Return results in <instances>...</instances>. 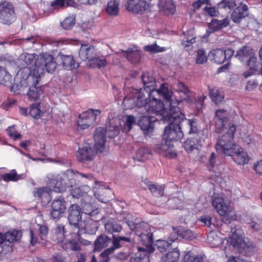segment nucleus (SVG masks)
Listing matches in <instances>:
<instances>
[{
    "label": "nucleus",
    "mask_w": 262,
    "mask_h": 262,
    "mask_svg": "<svg viewBox=\"0 0 262 262\" xmlns=\"http://www.w3.org/2000/svg\"><path fill=\"white\" fill-rule=\"evenodd\" d=\"M228 156L232 157V160L238 165H245L249 161V157L247 152L242 147L236 146Z\"/></svg>",
    "instance_id": "6ab92c4d"
},
{
    "label": "nucleus",
    "mask_w": 262,
    "mask_h": 262,
    "mask_svg": "<svg viewBox=\"0 0 262 262\" xmlns=\"http://www.w3.org/2000/svg\"><path fill=\"white\" fill-rule=\"evenodd\" d=\"M33 73L32 79H31L29 82L27 81H26L30 85L27 93L29 99L31 101H36L39 99L43 93L42 86H37L40 77L43 75V70L41 68H39L38 70H34Z\"/></svg>",
    "instance_id": "423d86ee"
},
{
    "label": "nucleus",
    "mask_w": 262,
    "mask_h": 262,
    "mask_svg": "<svg viewBox=\"0 0 262 262\" xmlns=\"http://www.w3.org/2000/svg\"><path fill=\"white\" fill-rule=\"evenodd\" d=\"M176 111L175 107H172L169 110L168 115H166L165 120H163L165 123H168V125L165 128L163 138L172 144L173 141L180 140L183 137L184 132L181 127V123L176 120L179 117L178 115L174 114Z\"/></svg>",
    "instance_id": "7ed1b4c3"
},
{
    "label": "nucleus",
    "mask_w": 262,
    "mask_h": 262,
    "mask_svg": "<svg viewBox=\"0 0 262 262\" xmlns=\"http://www.w3.org/2000/svg\"><path fill=\"white\" fill-rule=\"evenodd\" d=\"M105 231L107 234L119 233L121 232L122 227L121 225L117 223L113 219L107 220L104 225Z\"/></svg>",
    "instance_id": "e433bc0d"
},
{
    "label": "nucleus",
    "mask_w": 262,
    "mask_h": 262,
    "mask_svg": "<svg viewBox=\"0 0 262 262\" xmlns=\"http://www.w3.org/2000/svg\"><path fill=\"white\" fill-rule=\"evenodd\" d=\"M236 227L231 229V235L227 240V245L236 249L241 254L246 256H250L254 251V247L251 243L248 244L243 240L241 236L236 232Z\"/></svg>",
    "instance_id": "39448f33"
},
{
    "label": "nucleus",
    "mask_w": 262,
    "mask_h": 262,
    "mask_svg": "<svg viewBox=\"0 0 262 262\" xmlns=\"http://www.w3.org/2000/svg\"><path fill=\"white\" fill-rule=\"evenodd\" d=\"M208 57L206 56L205 51L203 49H198L196 51L195 63L198 64H203L207 62Z\"/></svg>",
    "instance_id": "4d7b16f0"
},
{
    "label": "nucleus",
    "mask_w": 262,
    "mask_h": 262,
    "mask_svg": "<svg viewBox=\"0 0 262 262\" xmlns=\"http://www.w3.org/2000/svg\"><path fill=\"white\" fill-rule=\"evenodd\" d=\"M123 55L127 59L133 63H137L140 62L141 59L140 51L128 49L127 50H122Z\"/></svg>",
    "instance_id": "79ce46f5"
},
{
    "label": "nucleus",
    "mask_w": 262,
    "mask_h": 262,
    "mask_svg": "<svg viewBox=\"0 0 262 262\" xmlns=\"http://www.w3.org/2000/svg\"><path fill=\"white\" fill-rule=\"evenodd\" d=\"M22 233L18 230H10L3 234L4 245L2 247V252L6 254L13 251L12 243L17 242L21 238Z\"/></svg>",
    "instance_id": "f8f14e48"
},
{
    "label": "nucleus",
    "mask_w": 262,
    "mask_h": 262,
    "mask_svg": "<svg viewBox=\"0 0 262 262\" xmlns=\"http://www.w3.org/2000/svg\"><path fill=\"white\" fill-rule=\"evenodd\" d=\"M15 19L16 15L13 4L6 1L0 3V22L9 25Z\"/></svg>",
    "instance_id": "9b49d317"
},
{
    "label": "nucleus",
    "mask_w": 262,
    "mask_h": 262,
    "mask_svg": "<svg viewBox=\"0 0 262 262\" xmlns=\"http://www.w3.org/2000/svg\"><path fill=\"white\" fill-rule=\"evenodd\" d=\"M147 102V99L141 92H139L130 97L127 96H125L123 101V103H128L132 104V106H136L139 108L145 107Z\"/></svg>",
    "instance_id": "aec40b11"
},
{
    "label": "nucleus",
    "mask_w": 262,
    "mask_h": 262,
    "mask_svg": "<svg viewBox=\"0 0 262 262\" xmlns=\"http://www.w3.org/2000/svg\"><path fill=\"white\" fill-rule=\"evenodd\" d=\"M84 189L85 190H89L90 188L87 186H82L79 187H76L72 190V195L74 198H79L83 195V191L82 190Z\"/></svg>",
    "instance_id": "0e129e2a"
},
{
    "label": "nucleus",
    "mask_w": 262,
    "mask_h": 262,
    "mask_svg": "<svg viewBox=\"0 0 262 262\" xmlns=\"http://www.w3.org/2000/svg\"><path fill=\"white\" fill-rule=\"evenodd\" d=\"M234 53V51L231 49L226 50L216 49L209 53L208 57L211 61L217 64H221L225 60L230 59Z\"/></svg>",
    "instance_id": "2eb2a0df"
},
{
    "label": "nucleus",
    "mask_w": 262,
    "mask_h": 262,
    "mask_svg": "<svg viewBox=\"0 0 262 262\" xmlns=\"http://www.w3.org/2000/svg\"><path fill=\"white\" fill-rule=\"evenodd\" d=\"M11 75L7 71L6 68L0 66V84L7 85L11 83Z\"/></svg>",
    "instance_id": "603ef678"
},
{
    "label": "nucleus",
    "mask_w": 262,
    "mask_h": 262,
    "mask_svg": "<svg viewBox=\"0 0 262 262\" xmlns=\"http://www.w3.org/2000/svg\"><path fill=\"white\" fill-rule=\"evenodd\" d=\"M58 56L61 60L62 66L65 69L71 70L78 67L72 55H64L60 53Z\"/></svg>",
    "instance_id": "58836bf2"
},
{
    "label": "nucleus",
    "mask_w": 262,
    "mask_h": 262,
    "mask_svg": "<svg viewBox=\"0 0 262 262\" xmlns=\"http://www.w3.org/2000/svg\"><path fill=\"white\" fill-rule=\"evenodd\" d=\"M54 186H53L52 191H55L56 192H62L66 190L68 186L66 184L65 182L62 181L61 178L57 177L55 182H53Z\"/></svg>",
    "instance_id": "6e6d98bb"
},
{
    "label": "nucleus",
    "mask_w": 262,
    "mask_h": 262,
    "mask_svg": "<svg viewBox=\"0 0 262 262\" xmlns=\"http://www.w3.org/2000/svg\"><path fill=\"white\" fill-rule=\"evenodd\" d=\"M124 124L123 131L128 132L132 129V125L136 123L135 117L133 115H126Z\"/></svg>",
    "instance_id": "bf43d9fd"
},
{
    "label": "nucleus",
    "mask_w": 262,
    "mask_h": 262,
    "mask_svg": "<svg viewBox=\"0 0 262 262\" xmlns=\"http://www.w3.org/2000/svg\"><path fill=\"white\" fill-rule=\"evenodd\" d=\"M98 222L92 219L86 222L84 226L85 232L89 234H94L98 229Z\"/></svg>",
    "instance_id": "5fc2aeb1"
},
{
    "label": "nucleus",
    "mask_w": 262,
    "mask_h": 262,
    "mask_svg": "<svg viewBox=\"0 0 262 262\" xmlns=\"http://www.w3.org/2000/svg\"><path fill=\"white\" fill-rule=\"evenodd\" d=\"M254 53L255 52L252 48L245 46L237 51L235 56L241 62H244L247 61Z\"/></svg>",
    "instance_id": "7c9ffc66"
},
{
    "label": "nucleus",
    "mask_w": 262,
    "mask_h": 262,
    "mask_svg": "<svg viewBox=\"0 0 262 262\" xmlns=\"http://www.w3.org/2000/svg\"><path fill=\"white\" fill-rule=\"evenodd\" d=\"M101 112L100 110L89 108L86 111L79 114L77 120V126L79 129H84L89 128L96 122L97 117Z\"/></svg>",
    "instance_id": "1a4fd4ad"
},
{
    "label": "nucleus",
    "mask_w": 262,
    "mask_h": 262,
    "mask_svg": "<svg viewBox=\"0 0 262 262\" xmlns=\"http://www.w3.org/2000/svg\"><path fill=\"white\" fill-rule=\"evenodd\" d=\"M112 242V239L104 234L98 236L94 242V251H100L102 249L107 247Z\"/></svg>",
    "instance_id": "c9c22d12"
},
{
    "label": "nucleus",
    "mask_w": 262,
    "mask_h": 262,
    "mask_svg": "<svg viewBox=\"0 0 262 262\" xmlns=\"http://www.w3.org/2000/svg\"><path fill=\"white\" fill-rule=\"evenodd\" d=\"M75 174L72 169H68L60 177L68 187H71L75 183Z\"/></svg>",
    "instance_id": "8fccbe9b"
},
{
    "label": "nucleus",
    "mask_w": 262,
    "mask_h": 262,
    "mask_svg": "<svg viewBox=\"0 0 262 262\" xmlns=\"http://www.w3.org/2000/svg\"><path fill=\"white\" fill-rule=\"evenodd\" d=\"M247 65L251 69L258 70L260 66H262L260 62L257 61L255 53L246 61Z\"/></svg>",
    "instance_id": "13d9d810"
},
{
    "label": "nucleus",
    "mask_w": 262,
    "mask_h": 262,
    "mask_svg": "<svg viewBox=\"0 0 262 262\" xmlns=\"http://www.w3.org/2000/svg\"><path fill=\"white\" fill-rule=\"evenodd\" d=\"M152 0H127L125 9L134 14H143L151 6Z\"/></svg>",
    "instance_id": "ddd939ff"
},
{
    "label": "nucleus",
    "mask_w": 262,
    "mask_h": 262,
    "mask_svg": "<svg viewBox=\"0 0 262 262\" xmlns=\"http://www.w3.org/2000/svg\"><path fill=\"white\" fill-rule=\"evenodd\" d=\"M142 80L143 83L144 90L148 93L149 98L145 106V108L147 110V114L151 115V117L159 116L161 119L165 120V116L168 115L169 110L172 107H179L180 103L182 101L177 100L172 101L169 104L168 109L164 107L163 102L160 99L155 98H151L150 93L155 89V80L152 76H150L148 73H143L142 75Z\"/></svg>",
    "instance_id": "f257e3e1"
},
{
    "label": "nucleus",
    "mask_w": 262,
    "mask_h": 262,
    "mask_svg": "<svg viewBox=\"0 0 262 262\" xmlns=\"http://www.w3.org/2000/svg\"><path fill=\"white\" fill-rule=\"evenodd\" d=\"M97 53V49L92 45L82 44L79 51V56L83 61L90 60Z\"/></svg>",
    "instance_id": "cd10ccee"
},
{
    "label": "nucleus",
    "mask_w": 262,
    "mask_h": 262,
    "mask_svg": "<svg viewBox=\"0 0 262 262\" xmlns=\"http://www.w3.org/2000/svg\"><path fill=\"white\" fill-rule=\"evenodd\" d=\"M249 8L247 5L242 2L233 11L231 18L235 23H239L242 19L248 15Z\"/></svg>",
    "instance_id": "b1692460"
},
{
    "label": "nucleus",
    "mask_w": 262,
    "mask_h": 262,
    "mask_svg": "<svg viewBox=\"0 0 262 262\" xmlns=\"http://www.w3.org/2000/svg\"><path fill=\"white\" fill-rule=\"evenodd\" d=\"M75 24V18L72 16L67 17L60 24L65 30L71 29Z\"/></svg>",
    "instance_id": "e2e57ef3"
},
{
    "label": "nucleus",
    "mask_w": 262,
    "mask_h": 262,
    "mask_svg": "<svg viewBox=\"0 0 262 262\" xmlns=\"http://www.w3.org/2000/svg\"><path fill=\"white\" fill-rule=\"evenodd\" d=\"M139 252L135 256L132 257L129 262H149L148 253L144 248L138 247Z\"/></svg>",
    "instance_id": "c03bdc74"
},
{
    "label": "nucleus",
    "mask_w": 262,
    "mask_h": 262,
    "mask_svg": "<svg viewBox=\"0 0 262 262\" xmlns=\"http://www.w3.org/2000/svg\"><path fill=\"white\" fill-rule=\"evenodd\" d=\"M180 256V252L177 247L172 248L164 254L161 258L162 262H178Z\"/></svg>",
    "instance_id": "f704fd0d"
},
{
    "label": "nucleus",
    "mask_w": 262,
    "mask_h": 262,
    "mask_svg": "<svg viewBox=\"0 0 262 262\" xmlns=\"http://www.w3.org/2000/svg\"><path fill=\"white\" fill-rule=\"evenodd\" d=\"M43 112L40 109V102L32 104L29 107V115L35 119H39Z\"/></svg>",
    "instance_id": "49530a36"
},
{
    "label": "nucleus",
    "mask_w": 262,
    "mask_h": 262,
    "mask_svg": "<svg viewBox=\"0 0 262 262\" xmlns=\"http://www.w3.org/2000/svg\"><path fill=\"white\" fill-rule=\"evenodd\" d=\"M114 122V121H110L109 124L106 125L104 129L107 136L111 139L114 138L120 133V121L117 120V122L115 123Z\"/></svg>",
    "instance_id": "72a5a7b5"
},
{
    "label": "nucleus",
    "mask_w": 262,
    "mask_h": 262,
    "mask_svg": "<svg viewBox=\"0 0 262 262\" xmlns=\"http://www.w3.org/2000/svg\"><path fill=\"white\" fill-rule=\"evenodd\" d=\"M75 5L74 0H54L51 2L49 8L51 10L58 11L68 7H73Z\"/></svg>",
    "instance_id": "c756f323"
},
{
    "label": "nucleus",
    "mask_w": 262,
    "mask_h": 262,
    "mask_svg": "<svg viewBox=\"0 0 262 262\" xmlns=\"http://www.w3.org/2000/svg\"><path fill=\"white\" fill-rule=\"evenodd\" d=\"M207 240L209 244L214 247L221 243V239L214 232H210L207 236Z\"/></svg>",
    "instance_id": "052dcab7"
},
{
    "label": "nucleus",
    "mask_w": 262,
    "mask_h": 262,
    "mask_svg": "<svg viewBox=\"0 0 262 262\" xmlns=\"http://www.w3.org/2000/svg\"><path fill=\"white\" fill-rule=\"evenodd\" d=\"M96 152L90 146L79 148L77 152V159L78 161L83 163H88L93 160Z\"/></svg>",
    "instance_id": "412c9836"
},
{
    "label": "nucleus",
    "mask_w": 262,
    "mask_h": 262,
    "mask_svg": "<svg viewBox=\"0 0 262 262\" xmlns=\"http://www.w3.org/2000/svg\"><path fill=\"white\" fill-rule=\"evenodd\" d=\"M176 239H177V237H175L174 239H170L169 242L163 239L157 240L155 244V247L161 253L168 252L172 249V244Z\"/></svg>",
    "instance_id": "37998d69"
},
{
    "label": "nucleus",
    "mask_w": 262,
    "mask_h": 262,
    "mask_svg": "<svg viewBox=\"0 0 262 262\" xmlns=\"http://www.w3.org/2000/svg\"><path fill=\"white\" fill-rule=\"evenodd\" d=\"M17 64L20 69H28L29 73L25 81L28 82L32 79L33 71L41 68L43 70V74L46 71L48 73L53 72L56 67V63L52 55L45 54L39 58L35 59L33 54H21L17 60Z\"/></svg>",
    "instance_id": "f03ea898"
},
{
    "label": "nucleus",
    "mask_w": 262,
    "mask_h": 262,
    "mask_svg": "<svg viewBox=\"0 0 262 262\" xmlns=\"http://www.w3.org/2000/svg\"><path fill=\"white\" fill-rule=\"evenodd\" d=\"M209 95L212 101L216 104L220 103L225 97L224 91L216 87L209 89Z\"/></svg>",
    "instance_id": "4c0bfd02"
},
{
    "label": "nucleus",
    "mask_w": 262,
    "mask_h": 262,
    "mask_svg": "<svg viewBox=\"0 0 262 262\" xmlns=\"http://www.w3.org/2000/svg\"><path fill=\"white\" fill-rule=\"evenodd\" d=\"M177 89L180 93H183L185 96V97L183 99L180 100L175 99V100H177L178 101L182 100L180 103V105L184 102H187L188 103H193L194 99L192 97V93L189 90L188 86H186L184 83L180 81L178 82L177 84Z\"/></svg>",
    "instance_id": "c85d7f7f"
},
{
    "label": "nucleus",
    "mask_w": 262,
    "mask_h": 262,
    "mask_svg": "<svg viewBox=\"0 0 262 262\" xmlns=\"http://www.w3.org/2000/svg\"><path fill=\"white\" fill-rule=\"evenodd\" d=\"M178 234L180 236L186 239H192L193 238V234L190 230H179Z\"/></svg>",
    "instance_id": "338daca9"
},
{
    "label": "nucleus",
    "mask_w": 262,
    "mask_h": 262,
    "mask_svg": "<svg viewBox=\"0 0 262 262\" xmlns=\"http://www.w3.org/2000/svg\"><path fill=\"white\" fill-rule=\"evenodd\" d=\"M158 6L160 10L167 14H173L176 11V6L173 0H159Z\"/></svg>",
    "instance_id": "473e14b6"
},
{
    "label": "nucleus",
    "mask_w": 262,
    "mask_h": 262,
    "mask_svg": "<svg viewBox=\"0 0 262 262\" xmlns=\"http://www.w3.org/2000/svg\"><path fill=\"white\" fill-rule=\"evenodd\" d=\"M175 115H178L179 117L176 119V121H178L179 123H181V127L184 132L188 133L189 134L198 135L200 130L198 129V120L196 118H192L188 119L185 117V115L182 112L180 107H175Z\"/></svg>",
    "instance_id": "6e6552de"
},
{
    "label": "nucleus",
    "mask_w": 262,
    "mask_h": 262,
    "mask_svg": "<svg viewBox=\"0 0 262 262\" xmlns=\"http://www.w3.org/2000/svg\"><path fill=\"white\" fill-rule=\"evenodd\" d=\"M22 178L21 176L17 173L15 169L11 170L10 172L0 175V179L5 182H16Z\"/></svg>",
    "instance_id": "09e8293b"
},
{
    "label": "nucleus",
    "mask_w": 262,
    "mask_h": 262,
    "mask_svg": "<svg viewBox=\"0 0 262 262\" xmlns=\"http://www.w3.org/2000/svg\"><path fill=\"white\" fill-rule=\"evenodd\" d=\"M158 119L155 118V117H151V115L148 114L147 116L142 117L139 124L144 133L148 134L153 132L154 123Z\"/></svg>",
    "instance_id": "393cba45"
},
{
    "label": "nucleus",
    "mask_w": 262,
    "mask_h": 262,
    "mask_svg": "<svg viewBox=\"0 0 262 262\" xmlns=\"http://www.w3.org/2000/svg\"><path fill=\"white\" fill-rule=\"evenodd\" d=\"M89 64L90 67L92 68L100 69L106 67L107 61L104 56H100L96 53L95 55L89 60Z\"/></svg>",
    "instance_id": "a19ab883"
},
{
    "label": "nucleus",
    "mask_w": 262,
    "mask_h": 262,
    "mask_svg": "<svg viewBox=\"0 0 262 262\" xmlns=\"http://www.w3.org/2000/svg\"><path fill=\"white\" fill-rule=\"evenodd\" d=\"M164 143L157 144L155 145L154 151L159 154L165 155L168 149L173 146V144L169 142L166 140Z\"/></svg>",
    "instance_id": "864d4df0"
},
{
    "label": "nucleus",
    "mask_w": 262,
    "mask_h": 262,
    "mask_svg": "<svg viewBox=\"0 0 262 262\" xmlns=\"http://www.w3.org/2000/svg\"><path fill=\"white\" fill-rule=\"evenodd\" d=\"M132 232L128 233L126 236H116L113 235L112 236V244L113 246L111 248H107L105 250V253H113L115 250L118 249L121 247L120 244L121 242H124L125 243H130L132 242L130 235Z\"/></svg>",
    "instance_id": "bb28decb"
},
{
    "label": "nucleus",
    "mask_w": 262,
    "mask_h": 262,
    "mask_svg": "<svg viewBox=\"0 0 262 262\" xmlns=\"http://www.w3.org/2000/svg\"><path fill=\"white\" fill-rule=\"evenodd\" d=\"M199 140L195 138H188L183 144V146L187 152H190L194 149H199Z\"/></svg>",
    "instance_id": "a18cd8bd"
},
{
    "label": "nucleus",
    "mask_w": 262,
    "mask_h": 262,
    "mask_svg": "<svg viewBox=\"0 0 262 262\" xmlns=\"http://www.w3.org/2000/svg\"><path fill=\"white\" fill-rule=\"evenodd\" d=\"M82 211L80 207L76 204L70 206L68 210V220L72 229L76 230L75 233L79 235L80 223H82Z\"/></svg>",
    "instance_id": "9d476101"
},
{
    "label": "nucleus",
    "mask_w": 262,
    "mask_h": 262,
    "mask_svg": "<svg viewBox=\"0 0 262 262\" xmlns=\"http://www.w3.org/2000/svg\"><path fill=\"white\" fill-rule=\"evenodd\" d=\"M157 92L163 97L166 103H168L170 104L171 101H175V99L172 98V94L169 91L168 88L165 86V84H162Z\"/></svg>",
    "instance_id": "de8ad7c7"
},
{
    "label": "nucleus",
    "mask_w": 262,
    "mask_h": 262,
    "mask_svg": "<svg viewBox=\"0 0 262 262\" xmlns=\"http://www.w3.org/2000/svg\"><path fill=\"white\" fill-rule=\"evenodd\" d=\"M236 6L235 0H222L221 2L219 4L220 8H228L229 9H233Z\"/></svg>",
    "instance_id": "69168bd1"
},
{
    "label": "nucleus",
    "mask_w": 262,
    "mask_h": 262,
    "mask_svg": "<svg viewBox=\"0 0 262 262\" xmlns=\"http://www.w3.org/2000/svg\"><path fill=\"white\" fill-rule=\"evenodd\" d=\"M144 50L151 53H156L162 52L160 47L158 46L156 43L151 45L145 46Z\"/></svg>",
    "instance_id": "774afa93"
},
{
    "label": "nucleus",
    "mask_w": 262,
    "mask_h": 262,
    "mask_svg": "<svg viewBox=\"0 0 262 262\" xmlns=\"http://www.w3.org/2000/svg\"><path fill=\"white\" fill-rule=\"evenodd\" d=\"M215 132L220 134L225 130L226 125H229V120L228 118L227 111L224 109H219L215 112Z\"/></svg>",
    "instance_id": "a211bd4d"
},
{
    "label": "nucleus",
    "mask_w": 262,
    "mask_h": 262,
    "mask_svg": "<svg viewBox=\"0 0 262 262\" xmlns=\"http://www.w3.org/2000/svg\"><path fill=\"white\" fill-rule=\"evenodd\" d=\"M151 156V151L147 147H141L137 151L136 156L139 161H144Z\"/></svg>",
    "instance_id": "3c124183"
},
{
    "label": "nucleus",
    "mask_w": 262,
    "mask_h": 262,
    "mask_svg": "<svg viewBox=\"0 0 262 262\" xmlns=\"http://www.w3.org/2000/svg\"><path fill=\"white\" fill-rule=\"evenodd\" d=\"M144 185L145 187H143L144 189H148L151 194L157 198L162 196L164 194L165 186L164 185H156L148 181L147 179L142 180L141 186Z\"/></svg>",
    "instance_id": "5701e85b"
},
{
    "label": "nucleus",
    "mask_w": 262,
    "mask_h": 262,
    "mask_svg": "<svg viewBox=\"0 0 262 262\" xmlns=\"http://www.w3.org/2000/svg\"><path fill=\"white\" fill-rule=\"evenodd\" d=\"M39 230V236L38 232L32 228L29 229L30 243L34 246L37 243H40L46 241L48 234L49 229L47 226L44 225H37Z\"/></svg>",
    "instance_id": "f3484780"
},
{
    "label": "nucleus",
    "mask_w": 262,
    "mask_h": 262,
    "mask_svg": "<svg viewBox=\"0 0 262 262\" xmlns=\"http://www.w3.org/2000/svg\"><path fill=\"white\" fill-rule=\"evenodd\" d=\"M211 202L214 208L222 216H228L233 210L230 201L223 193H214L212 196Z\"/></svg>",
    "instance_id": "0eeeda50"
},
{
    "label": "nucleus",
    "mask_w": 262,
    "mask_h": 262,
    "mask_svg": "<svg viewBox=\"0 0 262 262\" xmlns=\"http://www.w3.org/2000/svg\"><path fill=\"white\" fill-rule=\"evenodd\" d=\"M236 127L235 124H229L228 130L219 138L215 144V149L218 152L226 156L231 154V150L236 146L234 141Z\"/></svg>",
    "instance_id": "20e7f679"
},
{
    "label": "nucleus",
    "mask_w": 262,
    "mask_h": 262,
    "mask_svg": "<svg viewBox=\"0 0 262 262\" xmlns=\"http://www.w3.org/2000/svg\"><path fill=\"white\" fill-rule=\"evenodd\" d=\"M65 228L62 224H57L53 230L51 239L56 243H63L65 239Z\"/></svg>",
    "instance_id": "2f4dec72"
},
{
    "label": "nucleus",
    "mask_w": 262,
    "mask_h": 262,
    "mask_svg": "<svg viewBox=\"0 0 262 262\" xmlns=\"http://www.w3.org/2000/svg\"><path fill=\"white\" fill-rule=\"evenodd\" d=\"M139 229H137L135 234L138 236L139 243L145 247V250L152 248L153 243L152 233L149 229V225L145 223L142 227H139Z\"/></svg>",
    "instance_id": "4468645a"
},
{
    "label": "nucleus",
    "mask_w": 262,
    "mask_h": 262,
    "mask_svg": "<svg viewBox=\"0 0 262 262\" xmlns=\"http://www.w3.org/2000/svg\"><path fill=\"white\" fill-rule=\"evenodd\" d=\"M106 136L104 128L99 127L96 128L94 136L95 146L98 151L102 152L104 149Z\"/></svg>",
    "instance_id": "4be33fe9"
},
{
    "label": "nucleus",
    "mask_w": 262,
    "mask_h": 262,
    "mask_svg": "<svg viewBox=\"0 0 262 262\" xmlns=\"http://www.w3.org/2000/svg\"><path fill=\"white\" fill-rule=\"evenodd\" d=\"M120 0H109L105 8V12L109 16H116L119 12Z\"/></svg>",
    "instance_id": "ea45409f"
},
{
    "label": "nucleus",
    "mask_w": 262,
    "mask_h": 262,
    "mask_svg": "<svg viewBox=\"0 0 262 262\" xmlns=\"http://www.w3.org/2000/svg\"><path fill=\"white\" fill-rule=\"evenodd\" d=\"M6 132L10 138L15 141L19 139L21 137L20 134L16 131V126L15 125L9 126L6 129Z\"/></svg>",
    "instance_id": "680f3d73"
},
{
    "label": "nucleus",
    "mask_w": 262,
    "mask_h": 262,
    "mask_svg": "<svg viewBox=\"0 0 262 262\" xmlns=\"http://www.w3.org/2000/svg\"><path fill=\"white\" fill-rule=\"evenodd\" d=\"M52 189L47 187H42L35 188L33 191V195L38 199L42 203H48L52 200Z\"/></svg>",
    "instance_id": "a878e982"
},
{
    "label": "nucleus",
    "mask_w": 262,
    "mask_h": 262,
    "mask_svg": "<svg viewBox=\"0 0 262 262\" xmlns=\"http://www.w3.org/2000/svg\"><path fill=\"white\" fill-rule=\"evenodd\" d=\"M66 204L64 198L62 196H59L54 199L51 206V218L54 220L59 219L66 211Z\"/></svg>",
    "instance_id": "dca6fc26"
}]
</instances>
